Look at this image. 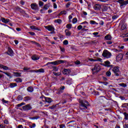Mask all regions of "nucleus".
<instances>
[{
  "label": "nucleus",
  "mask_w": 128,
  "mask_h": 128,
  "mask_svg": "<svg viewBox=\"0 0 128 128\" xmlns=\"http://www.w3.org/2000/svg\"><path fill=\"white\" fill-rule=\"evenodd\" d=\"M104 58H110L112 56V54L108 50H104L102 54Z\"/></svg>",
  "instance_id": "obj_1"
},
{
  "label": "nucleus",
  "mask_w": 128,
  "mask_h": 128,
  "mask_svg": "<svg viewBox=\"0 0 128 128\" xmlns=\"http://www.w3.org/2000/svg\"><path fill=\"white\" fill-rule=\"evenodd\" d=\"M62 62H64V60H58L53 62H49L47 63L46 66H48V64H53V66H58V64H62Z\"/></svg>",
  "instance_id": "obj_2"
},
{
  "label": "nucleus",
  "mask_w": 128,
  "mask_h": 128,
  "mask_svg": "<svg viewBox=\"0 0 128 128\" xmlns=\"http://www.w3.org/2000/svg\"><path fill=\"white\" fill-rule=\"evenodd\" d=\"M88 106H90L88 102L86 101L84 102H82L80 106V110H86Z\"/></svg>",
  "instance_id": "obj_3"
},
{
  "label": "nucleus",
  "mask_w": 128,
  "mask_h": 128,
  "mask_svg": "<svg viewBox=\"0 0 128 128\" xmlns=\"http://www.w3.org/2000/svg\"><path fill=\"white\" fill-rule=\"evenodd\" d=\"M22 108L24 110V112H28V110H30L32 108V106H30V104H28L26 105L25 106H23L22 107Z\"/></svg>",
  "instance_id": "obj_4"
},
{
  "label": "nucleus",
  "mask_w": 128,
  "mask_h": 128,
  "mask_svg": "<svg viewBox=\"0 0 128 128\" xmlns=\"http://www.w3.org/2000/svg\"><path fill=\"white\" fill-rule=\"evenodd\" d=\"M100 66L98 64H96L94 68L92 69V72H93L94 74V72H100Z\"/></svg>",
  "instance_id": "obj_5"
},
{
  "label": "nucleus",
  "mask_w": 128,
  "mask_h": 128,
  "mask_svg": "<svg viewBox=\"0 0 128 128\" xmlns=\"http://www.w3.org/2000/svg\"><path fill=\"white\" fill-rule=\"evenodd\" d=\"M113 72L116 74V76H120V69L118 68V67H114L112 70Z\"/></svg>",
  "instance_id": "obj_6"
},
{
  "label": "nucleus",
  "mask_w": 128,
  "mask_h": 128,
  "mask_svg": "<svg viewBox=\"0 0 128 128\" xmlns=\"http://www.w3.org/2000/svg\"><path fill=\"white\" fill-rule=\"evenodd\" d=\"M44 28L49 32H52V34H54V26H45Z\"/></svg>",
  "instance_id": "obj_7"
},
{
  "label": "nucleus",
  "mask_w": 128,
  "mask_h": 128,
  "mask_svg": "<svg viewBox=\"0 0 128 128\" xmlns=\"http://www.w3.org/2000/svg\"><path fill=\"white\" fill-rule=\"evenodd\" d=\"M93 8L95 10H102V6L100 4H96Z\"/></svg>",
  "instance_id": "obj_8"
},
{
  "label": "nucleus",
  "mask_w": 128,
  "mask_h": 128,
  "mask_svg": "<svg viewBox=\"0 0 128 128\" xmlns=\"http://www.w3.org/2000/svg\"><path fill=\"white\" fill-rule=\"evenodd\" d=\"M123 58H124V55H122V54H119L116 57V61L117 62H120V60H122Z\"/></svg>",
  "instance_id": "obj_9"
},
{
  "label": "nucleus",
  "mask_w": 128,
  "mask_h": 128,
  "mask_svg": "<svg viewBox=\"0 0 128 128\" xmlns=\"http://www.w3.org/2000/svg\"><path fill=\"white\" fill-rule=\"evenodd\" d=\"M8 56H14V52L12 51V50L10 48H8Z\"/></svg>",
  "instance_id": "obj_10"
},
{
  "label": "nucleus",
  "mask_w": 128,
  "mask_h": 128,
  "mask_svg": "<svg viewBox=\"0 0 128 128\" xmlns=\"http://www.w3.org/2000/svg\"><path fill=\"white\" fill-rule=\"evenodd\" d=\"M64 88H66L64 86H61L60 88L58 90V92H57V94H62L64 92Z\"/></svg>",
  "instance_id": "obj_11"
},
{
  "label": "nucleus",
  "mask_w": 128,
  "mask_h": 128,
  "mask_svg": "<svg viewBox=\"0 0 128 128\" xmlns=\"http://www.w3.org/2000/svg\"><path fill=\"white\" fill-rule=\"evenodd\" d=\"M30 28H31V30H38V32H40L42 30V28L34 26H30Z\"/></svg>",
  "instance_id": "obj_12"
},
{
  "label": "nucleus",
  "mask_w": 128,
  "mask_h": 128,
  "mask_svg": "<svg viewBox=\"0 0 128 128\" xmlns=\"http://www.w3.org/2000/svg\"><path fill=\"white\" fill-rule=\"evenodd\" d=\"M31 8L32 10H38V4H31Z\"/></svg>",
  "instance_id": "obj_13"
},
{
  "label": "nucleus",
  "mask_w": 128,
  "mask_h": 128,
  "mask_svg": "<svg viewBox=\"0 0 128 128\" xmlns=\"http://www.w3.org/2000/svg\"><path fill=\"white\" fill-rule=\"evenodd\" d=\"M43 100H44L45 102H48V104H50V102H52V98H50L44 97Z\"/></svg>",
  "instance_id": "obj_14"
},
{
  "label": "nucleus",
  "mask_w": 128,
  "mask_h": 128,
  "mask_svg": "<svg viewBox=\"0 0 128 128\" xmlns=\"http://www.w3.org/2000/svg\"><path fill=\"white\" fill-rule=\"evenodd\" d=\"M62 73H63L64 74H70V70H67V69H64L62 71Z\"/></svg>",
  "instance_id": "obj_15"
},
{
  "label": "nucleus",
  "mask_w": 128,
  "mask_h": 128,
  "mask_svg": "<svg viewBox=\"0 0 128 128\" xmlns=\"http://www.w3.org/2000/svg\"><path fill=\"white\" fill-rule=\"evenodd\" d=\"M1 20L2 22H4V24H8V22H10V19L7 18L6 19L4 18H2Z\"/></svg>",
  "instance_id": "obj_16"
},
{
  "label": "nucleus",
  "mask_w": 128,
  "mask_h": 128,
  "mask_svg": "<svg viewBox=\"0 0 128 128\" xmlns=\"http://www.w3.org/2000/svg\"><path fill=\"white\" fill-rule=\"evenodd\" d=\"M32 58L33 60H40V57L36 55H34L32 56Z\"/></svg>",
  "instance_id": "obj_17"
},
{
  "label": "nucleus",
  "mask_w": 128,
  "mask_h": 128,
  "mask_svg": "<svg viewBox=\"0 0 128 128\" xmlns=\"http://www.w3.org/2000/svg\"><path fill=\"white\" fill-rule=\"evenodd\" d=\"M104 40H112V36L110 34H108L105 36Z\"/></svg>",
  "instance_id": "obj_18"
},
{
  "label": "nucleus",
  "mask_w": 128,
  "mask_h": 128,
  "mask_svg": "<svg viewBox=\"0 0 128 128\" xmlns=\"http://www.w3.org/2000/svg\"><path fill=\"white\" fill-rule=\"evenodd\" d=\"M105 64H103V66H107L108 68H109V66H110V62H108V61H106L104 62Z\"/></svg>",
  "instance_id": "obj_19"
},
{
  "label": "nucleus",
  "mask_w": 128,
  "mask_h": 128,
  "mask_svg": "<svg viewBox=\"0 0 128 128\" xmlns=\"http://www.w3.org/2000/svg\"><path fill=\"white\" fill-rule=\"evenodd\" d=\"M66 35V36H70V35L72 34V32L70 31H68V30H65Z\"/></svg>",
  "instance_id": "obj_20"
},
{
  "label": "nucleus",
  "mask_w": 128,
  "mask_h": 128,
  "mask_svg": "<svg viewBox=\"0 0 128 128\" xmlns=\"http://www.w3.org/2000/svg\"><path fill=\"white\" fill-rule=\"evenodd\" d=\"M27 90L29 92H34V88H32V86L28 87L27 88Z\"/></svg>",
  "instance_id": "obj_21"
},
{
  "label": "nucleus",
  "mask_w": 128,
  "mask_h": 128,
  "mask_svg": "<svg viewBox=\"0 0 128 128\" xmlns=\"http://www.w3.org/2000/svg\"><path fill=\"white\" fill-rule=\"evenodd\" d=\"M32 100V97L26 96L24 98V102H28V100Z\"/></svg>",
  "instance_id": "obj_22"
},
{
  "label": "nucleus",
  "mask_w": 128,
  "mask_h": 128,
  "mask_svg": "<svg viewBox=\"0 0 128 128\" xmlns=\"http://www.w3.org/2000/svg\"><path fill=\"white\" fill-rule=\"evenodd\" d=\"M35 72H42V73H44V68H40V69H39V70H37L36 71H35Z\"/></svg>",
  "instance_id": "obj_23"
},
{
  "label": "nucleus",
  "mask_w": 128,
  "mask_h": 128,
  "mask_svg": "<svg viewBox=\"0 0 128 128\" xmlns=\"http://www.w3.org/2000/svg\"><path fill=\"white\" fill-rule=\"evenodd\" d=\"M54 22H56L57 24H60L62 22V20L60 19H58V20H54Z\"/></svg>",
  "instance_id": "obj_24"
},
{
  "label": "nucleus",
  "mask_w": 128,
  "mask_h": 128,
  "mask_svg": "<svg viewBox=\"0 0 128 128\" xmlns=\"http://www.w3.org/2000/svg\"><path fill=\"white\" fill-rule=\"evenodd\" d=\"M14 80L16 82H22V80L20 78H17L15 79Z\"/></svg>",
  "instance_id": "obj_25"
},
{
  "label": "nucleus",
  "mask_w": 128,
  "mask_h": 128,
  "mask_svg": "<svg viewBox=\"0 0 128 128\" xmlns=\"http://www.w3.org/2000/svg\"><path fill=\"white\" fill-rule=\"evenodd\" d=\"M14 74L15 76H20L22 74L20 73V72H14Z\"/></svg>",
  "instance_id": "obj_26"
},
{
  "label": "nucleus",
  "mask_w": 128,
  "mask_h": 128,
  "mask_svg": "<svg viewBox=\"0 0 128 128\" xmlns=\"http://www.w3.org/2000/svg\"><path fill=\"white\" fill-rule=\"evenodd\" d=\"M16 86H17L16 83H12V84H10V87L12 88Z\"/></svg>",
  "instance_id": "obj_27"
},
{
  "label": "nucleus",
  "mask_w": 128,
  "mask_h": 128,
  "mask_svg": "<svg viewBox=\"0 0 128 128\" xmlns=\"http://www.w3.org/2000/svg\"><path fill=\"white\" fill-rule=\"evenodd\" d=\"M124 0H118V2H119L121 4V6H124Z\"/></svg>",
  "instance_id": "obj_28"
},
{
  "label": "nucleus",
  "mask_w": 128,
  "mask_h": 128,
  "mask_svg": "<svg viewBox=\"0 0 128 128\" xmlns=\"http://www.w3.org/2000/svg\"><path fill=\"white\" fill-rule=\"evenodd\" d=\"M108 10V7L106 6H104L103 8L102 9V10L103 12H106V10Z\"/></svg>",
  "instance_id": "obj_29"
},
{
  "label": "nucleus",
  "mask_w": 128,
  "mask_h": 128,
  "mask_svg": "<svg viewBox=\"0 0 128 128\" xmlns=\"http://www.w3.org/2000/svg\"><path fill=\"white\" fill-rule=\"evenodd\" d=\"M124 120H128V114L126 113V112H124Z\"/></svg>",
  "instance_id": "obj_30"
},
{
  "label": "nucleus",
  "mask_w": 128,
  "mask_h": 128,
  "mask_svg": "<svg viewBox=\"0 0 128 128\" xmlns=\"http://www.w3.org/2000/svg\"><path fill=\"white\" fill-rule=\"evenodd\" d=\"M72 24H68L66 26V28H68V30H70V28H72Z\"/></svg>",
  "instance_id": "obj_31"
},
{
  "label": "nucleus",
  "mask_w": 128,
  "mask_h": 128,
  "mask_svg": "<svg viewBox=\"0 0 128 128\" xmlns=\"http://www.w3.org/2000/svg\"><path fill=\"white\" fill-rule=\"evenodd\" d=\"M72 24H74L76 22H78V19L76 18H74L72 20Z\"/></svg>",
  "instance_id": "obj_32"
},
{
  "label": "nucleus",
  "mask_w": 128,
  "mask_h": 128,
  "mask_svg": "<svg viewBox=\"0 0 128 128\" xmlns=\"http://www.w3.org/2000/svg\"><path fill=\"white\" fill-rule=\"evenodd\" d=\"M63 44L64 46H68V40H64L63 42Z\"/></svg>",
  "instance_id": "obj_33"
},
{
  "label": "nucleus",
  "mask_w": 128,
  "mask_h": 128,
  "mask_svg": "<svg viewBox=\"0 0 128 128\" xmlns=\"http://www.w3.org/2000/svg\"><path fill=\"white\" fill-rule=\"evenodd\" d=\"M111 75H112V72H110L108 71L107 72H106V76H110Z\"/></svg>",
  "instance_id": "obj_34"
},
{
  "label": "nucleus",
  "mask_w": 128,
  "mask_h": 128,
  "mask_svg": "<svg viewBox=\"0 0 128 128\" xmlns=\"http://www.w3.org/2000/svg\"><path fill=\"white\" fill-rule=\"evenodd\" d=\"M128 32L125 34H123L121 36V38H128Z\"/></svg>",
  "instance_id": "obj_35"
},
{
  "label": "nucleus",
  "mask_w": 128,
  "mask_h": 128,
  "mask_svg": "<svg viewBox=\"0 0 128 128\" xmlns=\"http://www.w3.org/2000/svg\"><path fill=\"white\" fill-rule=\"evenodd\" d=\"M1 68H3V70H8V67L4 66H2Z\"/></svg>",
  "instance_id": "obj_36"
},
{
  "label": "nucleus",
  "mask_w": 128,
  "mask_h": 128,
  "mask_svg": "<svg viewBox=\"0 0 128 128\" xmlns=\"http://www.w3.org/2000/svg\"><path fill=\"white\" fill-rule=\"evenodd\" d=\"M72 16L70 15L68 16V20H69V22H72Z\"/></svg>",
  "instance_id": "obj_37"
},
{
  "label": "nucleus",
  "mask_w": 128,
  "mask_h": 128,
  "mask_svg": "<svg viewBox=\"0 0 128 128\" xmlns=\"http://www.w3.org/2000/svg\"><path fill=\"white\" fill-rule=\"evenodd\" d=\"M90 24H96V22L94 20H90Z\"/></svg>",
  "instance_id": "obj_38"
},
{
  "label": "nucleus",
  "mask_w": 128,
  "mask_h": 128,
  "mask_svg": "<svg viewBox=\"0 0 128 128\" xmlns=\"http://www.w3.org/2000/svg\"><path fill=\"white\" fill-rule=\"evenodd\" d=\"M50 8V5L46 4L44 6V10H48Z\"/></svg>",
  "instance_id": "obj_39"
},
{
  "label": "nucleus",
  "mask_w": 128,
  "mask_h": 128,
  "mask_svg": "<svg viewBox=\"0 0 128 128\" xmlns=\"http://www.w3.org/2000/svg\"><path fill=\"white\" fill-rule=\"evenodd\" d=\"M2 102L3 104H8V100H4V98L2 99Z\"/></svg>",
  "instance_id": "obj_40"
},
{
  "label": "nucleus",
  "mask_w": 128,
  "mask_h": 128,
  "mask_svg": "<svg viewBox=\"0 0 128 128\" xmlns=\"http://www.w3.org/2000/svg\"><path fill=\"white\" fill-rule=\"evenodd\" d=\"M4 74H6V76H8V78H12V76H10V74L8 72H3Z\"/></svg>",
  "instance_id": "obj_41"
},
{
  "label": "nucleus",
  "mask_w": 128,
  "mask_h": 128,
  "mask_svg": "<svg viewBox=\"0 0 128 128\" xmlns=\"http://www.w3.org/2000/svg\"><path fill=\"white\" fill-rule=\"evenodd\" d=\"M38 4H39L40 6H44V2H42V1H39Z\"/></svg>",
  "instance_id": "obj_42"
},
{
  "label": "nucleus",
  "mask_w": 128,
  "mask_h": 128,
  "mask_svg": "<svg viewBox=\"0 0 128 128\" xmlns=\"http://www.w3.org/2000/svg\"><path fill=\"white\" fill-rule=\"evenodd\" d=\"M17 98L18 100H22V96H18Z\"/></svg>",
  "instance_id": "obj_43"
},
{
  "label": "nucleus",
  "mask_w": 128,
  "mask_h": 128,
  "mask_svg": "<svg viewBox=\"0 0 128 128\" xmlns=\"http://www.w3.org/2000/svg\"><path fill=\"white\" fill-rule=\"evenodd\" d=\"M120 85L121 86H123V88H126V84H120Z\"/></svg>",
  "instance_id": "obj_44"
},
{
  "label": "nucleus",
  "mask_w": 128,
  "mask_h": 128,
  "mask_svg": "<svg viewBox=\"0 0 128 128\" xmlns=\"http://www.w3.org/2000/svg\"><path fill=\"white\" fill-rule=\"evenodd\" d=\"M30 70V68H24V72H28V70Z\"/></svg>",
  "instance_id": "obj_45"
},
{
  "label": "nucleus",
  "mask_w": 128,
  "mask_h": 128,
  "mask_svg": "<svg viewBox=\"0 0 128 128\" xmlns=\"http://www.w3.org/2000/svg\"><path fill=\"white\" fill-rule=\"evenodd\" d=\"M53 8L54 9L58 8V6L56 5V4L54 3V4H53Z\"/></svg>",
  "instance_id": "obj_46"
},
{
  "label": "nucleus",
  "mask_w": 128,
  "mask_h": 128,
  "mask_svg": "<svg viewBox=\"0 0 128 128\" xmlns=\"http://www.w3.org/2000/svg\"><path fill=\"white\" fill-rule=\"evenodd\" d=\"M80 24H88V22H82V23H80Z\"/></svg>",
  "instance_id": "obj_47"
},
{
  "label": "nucleus",
  "mask_w": 128,
  "mask_h": 128,
  "mask_svg": "<svg viewBox=\"0 0 128 128\" xmlns=\"http://www.w3.org/2000/svg\"><path fill=\"white\" fill-rule=\"evenodd\" d=\"M28 34H30V36H36V33L34 32H28Z\"/></svg>",
  "instance_id": "obj_48"
},
{
  "label": "nucleus",
  "mask_w": 128,
  "mask_h": 128,
  "mask_svg": "<svg viewBox=\"0 0 128 128\" xmlns=\"http://www.w3.org/2000/svg\"><path fill=\"white\" fill-rule=\"evenodd\" d=\"M75 64L77 65L78 66V64H80V62L79 60L76 61L75 62Z\"/></svg>",
  "instance_id": "obj_49"
},
{
  "label": "nucleus",
  "mask_w": 128,
  "mask_h": 128,
  "mask_svg": "<svg viewBox=\"0 0 128 128\" xmlns=\"http://www.w3.org/2000/svg\"><path fill=\"white\" fill-rule=\"evenodd\" d=\"M82 25L78 26V30H82Z\"/></svg>",
  "instance_id": "obj_50"
},
{
  "label": "nucleus",
  "mask_w": 128,
  "mask_h": 128,
  "mask_svg": "<svg viewBox=\"0 0 128 128\" xmlns=\"http://www.w3.org/2000/svg\"><path fill=\"white\" fill-rule=\"evenodd\" d=\"M54 76H60V72H54Z\"/></svg>",
  "instance_id": "obj_51"
},
{
  "label": "nucleus",
  "mask_w": 128,
  "mask_h": 128,
  "mask_svg": "<svg viewBox=\"0 0 128 128\" xmlns=\"http://www.w3.org/2000/svg\"><path fill=\"white\" fill-rule=\"evenodd\" d=\"M118 18V16H112V20H116V18Z\"/></svg>",
  "instance_id": "obj_52"
},
{
  "label": "nucleus",
  "mask_w": 128,
  "mask_h": 128,
  "mask_svg": "<svg viewBox=\"0 0 128 128\" xmlns=\"http://www.w3.org/2000/svg\"><path fill=\"white\" fill-rule=\"evenodd\" d=\"M108 0H99V2H106Z\"/></svg>",
  "instance_id": "obj_53"
},
{
  "label": "nucleus",
  "mask_w": 128,
  "mask_h": 128,
  "mask_svg": "<svg viewBox=\"0 0 128 128\" xmlns=\"http://www.w3.org/2000/svg\"><path fill=\"white\" fill-rule=\"evenodd\" d=\"M31 44H38V43H36V42H34V41H31L30 42Z\"/></svg>",
  "instance_id": "obj_54"
},
{
  "label": "nucleus",
  "mask_w": 128,
  "mask_h": 128,
  "mask_svg": "<svg viewBox=\"0 0 128 128\" xmlns=\"http://www.w3.org/2000/svg\"><path fill=\"white\" fill-rule=\"evenodd\" d=\"M97 62H102V59L99 58L97 60Z\"/></svg>",
  "instance_id": "obj_55"
},
{
  "label": "nucleus",
  "mask_w": 128,
  "mask_h": 128,
  "mask_svg": "<svg viewBox=\"0 0 128 128\" xmlns=\"http://www.w3.org/2000/svg\"><path fill=\"white\" fill-rule=\"evenodd\" d=\"M30 128H36V124H33L32 126H30Z\"/></svg>",
  "instance_id": "obj_56"
},
{
  "label": "nucleus",
  "mask_w": 128,
  "mask_h": 128,
  "mask_svg": "<svg viewBox=\"0 0 128 128\" xmlns=\"http://www.w3.org/2000/svg\"><path fill=\"white\" fill-rule=\"evenodd\" d=\"M54 72H58V68L56 67L54 68Z\"/></svg>",
  "instance_id": "obj_57"
},
{
  "label": "nucleus",
  "mask_w": 128,
  "mask_h": 128,
  "mask_svg": "<svg viewBox=\"0 0 128 128\" xmlns=\"http://www.w3.org/2000/svg\"><path fill=\"white\" fill-rule=\"evenodd\" d=\"M128 4V1H124V6H126Z\"/></svg>",
  "instance_id": "obj_58"
},
{
  "label": "nucleus",
  "mask_w": 128,
  "mask_h": 128,
  "mask_svg": "<svg viewBox=\"0 0 128 128\" xmlns=\"http://www.w3.org/2000/svg\"><path fill=\"white\" fill-rule=\"evenodd\" d=\"M124 128H128V124H124Z\"/></svg>",
  "instance_id": "obj_59"
},
{
  "label": "nucleus",
  "mask_w": 128,
  "mask_h": 128,
  "mask_svg": "<svg viewBox=\"0 0 128 128\" xmlns=\"http://www.w3.org/2000/svg\"><path fill=\"white\" fill-rule=\"evenodd\" d=\"M38 116H35V117H33L32 120H38Z\"/></svg>",
  "instance_id": "obj_60"
},
{
  "label": "nucleus",
  "mask_w": 128,
  "mask_h": 128,
  "mask_svg": "<svg viewBox=\"0 0 128 128\" xmlns=\"http://www.w3.org/2000/svg\"><path fill=\"white\" fill-rule=\"evenodd\" d=\"M107 42V44H112V42L110 41L107 42Z\"/></svg>",
  "instance_id": "obj_61"
},
{
  "label": "nucleus",
  "mask_w": 128,
  "mask_h": 128,
  "mask_svg": "<svg viewBox=\"0 0 128 128\" xmlns=\"http://www.w3.org/2000/svg\"><path fill=\"white\" fill-rule=\"evenodd\" d=\"M17 128H24V126H22V125H18Z\"/></svg>",
  "instance_id": "obj_62"
},
{
  "label": "nucleus",
  "mask_w": 128,
  "mask_h": 128,
  "mask_svg": "<svg viewBox=\"0 0 128 128\" xmlns=\"http://www.w3.org/2000/svg\"><path fill=\"white\" fill-rule=\"evenodd\" d=\"M126 26H124V25H122V30H124V28H126Z\"/></svg>",
  "instance_id": "obj_63"
},
{
  "label": "nucleus",
  "mask_w": 128,
  "mask_h": 128,
  "mask_svg": "<svg viewBox=\"0 0 128 128\" xmlns=\"http://www.w3.org/2000/svg\"><path fill=\"white\" fill-rule=\"evenodd\" d=\"M60 128H65L66 126H64V125H60Z\"/></svg>",
  "instance_id": "obj_64"
}]
</instances>
